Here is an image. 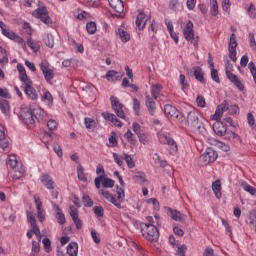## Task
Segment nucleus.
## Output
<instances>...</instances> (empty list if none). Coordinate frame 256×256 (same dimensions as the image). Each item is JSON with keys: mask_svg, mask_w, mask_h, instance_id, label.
Listing matches in <instances>:
<instances>
[{"mask_svg": "<svg viewBox=\"0 0 256 256\" xmlns=\"http://www.w3.org/2000/svg\"><path fill=\"white\" fill-rule=\"evenodd\" d=\"M185 124L189 125L193 129H201V123L199 122V112L195 110L188 112Z\"/></svg>", "mask_w": 256, "mask_h": 256, "instance_id": "7", "label": "nucleus"}, {"mask_svg": "<svg viewBox=\"0 0 256 256\" xmlns=\"http://www.w3.org/2000/svg\"><path fill=\"white\" fill-rule=\"evenodd\" d=\"M229 49L237 50V36L235 34L230 36Z\"/></svg>", "mask_w": 256, "mask_h": 256, "instance_id": "52", "label": "nucleus"}, {"mask_svg": "<svg viewBox=\"0 0 256 256\" xmlns=\"http://www.w3.org/2000/svg\"><path fill=\"white\" fill-rule=\"evenodd\" d=\"M162 89H163V86H161L160 84L152 85V88H151L152 98L157 99V97H159V94L161 93Z\"/></svg>", "mask_w": 256, "mask_h": 256, "instance_id": "36", "label": "nucleus"}, {"mask_svg": "<svg viewBox=\"0 0 256 256\" xmlns=\"http://www.w3.org/2000/svg\"><path fill=\"white\" fill-rule=\"evenodd\" d=\"M98 193L99 195H102L106 201H109V203H112V205H115V207L121 209V203H119L115 196H113V194H111L109 191L100 189Z\"/></svg>", "mask_w": 256, "mask_h": 256, "instance_id": "14", "label": "nucleus"}, {"mask_svg": "<svg viewBox=\"0 0 256 256\" xmlns=\"http://www.w3.org/2000/svg\"><path fill=\"white\" fill-rule=\"evenodd\" d=\"M247 13L251 19H255L256 13H255V5L250 4V6L247 9Z\"/></svg>", "mask_w": 256, "mask_h": 256, "instance_id": "62", "label": "nucleus"}, {"mask_svg": "<svg viewBox=\"0 0 256 256\" xmlns=\"http://www.w3.org/2000/svg\"><path fill=\"white\" fill-rule=\"evenodd\" d=\"M54 209L56 211V219L60 225H65V214H63V211L61 208L57 205L54 204Z\"/></svg>", "mask_w": 256, "mask_h": 256, "instance_id": "27", "label": "nucleus"}, {"mask_svg": "<svg viewBox=\"0 0 256 256\" xmlns=\"http://www.w3.org/2000/svg\"><path fill=\"white\" fill-rule=\"evenodd\" d=\"M41 251V245L37 241H32V250L30 256H38Z\"/></svg>", "mask_w": 256, "mask_h": 256, "instance_id": "41", "label": "nucleus"}, {"mask_svg": "<svg viewBox=\"0 0 256 256\" xmlns=\"http://www.w3.org/2000/svg\"><path fill=\"white\" fill-rule=\"evenodd\" d=\"M36 210H37V217L40 223H43L45 221V210L43 209V202H41V198L35 196L34 197Z\"/></svg>", "mask_w": 256, "mask_h": 256, "instance_id": "15", "label": "nucleus"}, {"mask_svg": "<svg viewBox=\"0 0 256 256\" xmlns=\"http://www.w3.org/2000/svg\"><path fill=\"white\" fill-rule=\"evenodd\" d=\"M41 181H42L44 187L48 188L49 190L55 189V182L53 181V178H51V176H49L47 174L43 175Z\"/></svg>", "mask_w": 256, "mask_h": 256, "instance_id": "24", "label": "nucleus"}, {"mask_svg": "<svg viewBox=\"0 0 256 256\" xmlns=\"http://www.w3.org/2000/svg\"><path fill=\"white\" fill-rule=\"evenodd\" d=\"M211 78L215 83H221V80L219 79V72L215 68L211 69Z\"/></svg>", "mask_w": 256, "mask_h": 256, "instance_id": "58", "label": "nucleus"}, {"mask_svg": "<svg viewBox=\"0 0 256 256\" xmlns=\"http://www.w3.org/2000/svg\"><path fill=\"white\" fill-rule=\"evenodd\" d=\"M71 44L78 53H83L85 51L83 44L76 43L75 40H72Z\"/></svg>", "mask_w": 256, "mask_h": 256, "instance_id": "60", "label": "nucleus"}, {"mask_svg": "<svg viewBox=\"0 0 256 256\" xmlns=\"http://www.w3.org/2000/svg\"><path fill=\"white\" fill-rule=\"evenodd\" d=\"M158 139L162 145H168L170 147V155H173V153H177L178 147L177 142L171 138V134L161 131L157 133Z\"/></svg>", "mask_w": 256, "mask_h": 256, "instance_id": "3", "label": "nucleus"}, {"mask_svg": "<svg viewBox=\"0 0 256 256\" xmlns=\"http://www.w3.org/2000/svg\"><path fill=\"white\" fill-rule=\"evenodd\" d=\"M153 161L156 165H159V167H167V161L161 160V157L157 153L153 155Z\"/></svg>", "mask_w": 256, "mask_h": 256, "instance_id": "46", "label": "nucleus"}, {"mask_svg": "<svg viewBox=\"0 0 256 256\" xmlns=\"http://www.w3.org/2000/svg\"><path fill=\"white\" fill-rule=\"evenodd\" d=\"M110 7L118 13L117 17H123L125 13V4L123 0H108Z\"/></svg>", "mask_w": 256, "mask_h": 256, "instance_id": "11", "label": "nucleus"}, {"mask_svg": "<svg viewBox=\"0 0 256 256\" xmlns=\"http://www.w3.org/2000/svg\"><path fill=\"white\" fill-rule=\"evenodd\" d=\"M93 210L96 217H103L105 215V209L102 206H94Z\"/></svg>", "mask_w": 256, "mask_h": 256, "instance_id": "53", "label": "nucleus"}, {"mask_svg": "<svg viewBox=\"0 0 256 256\" xmlns=\"http://www.w3.org/2000/svg\"><path fill=\"white\" fill-rule=\"evenodd\" d=\"M23 91L28 99H31L32 101H37L39 98V94H37V90L33 87V80H26V82H23Z\"/></svg>", "mask_w": 256, "mask_h": 256, "instance_id": "5", "label": "nucleus"}, {"mask_svg": "<svg viewBox=\"0 0 256 256\" xmlns=\"http://www.w3.org/2000/svg\"><path fill=\"white\" fill-rule=\"evenodd\" d=\"M124 161L129 169L135 168V161H133L131 155L124 153Z\"/></svg>", "mask_w": 256, "mask_h": 256, "instance_id": "48", "label": "nucleus"}, {"mask_svg": "<svg viewBox=\"0 0 256 256\" xmlns=\"http://www.w3.org/2000/svg\"><path fill=\"white\" fill-rule=\"evenodd\" d=\"M196 103L198 107H205L206 105L205 97H203L202 95H198L196 98Z\"/></svg>", "mask_w": 256, "mask_h": 256, "instance_id": "63", "label": "nucleus"}, {"mask_svg": "<svg viewBox=\"0 0 256 256\" xmlns=\"http://www.w3.org/2000/svg\"><path fill=\"white\" fill-rule=\"evenodd\" d=\"M113 159L119 167H123V161H125V154L119 155L117 153H113Z\"/></svg>", "mask_w": 256, "mask_h": 256, "instance_id": "47", "label": "nucleus"}, {"mask_svg": "<svg viewBox=\"0 0 256 256\" xmlns=\"http://www.w3.org/2000/svg\"><path fill=\"white\" fill-rule=\"evenodd\" d=\"M19 119L22 120L28 129H33L37 123L47 121V113L39 106L21 109Z\"/></svg>", "mask_w": 256, "mask_h": 256, "instance_id": "1", "label": "nucleus"}, {"mask_svg": "<svg viewBox=\"0 0 256 256\" xmlns=\"http://www.w3.org/2000/svg\"><path fill=\"white\" fill-rule=\"evenodd\" d=\"M84 124L86 129H95L97 127V122L93 118H85Z\"/></svg>", "mask_w": 256, "mask_h": 256, "instance_id": "44", "label": "nucleus"}, {"mask_svg": "<svg viewBox=\"0 0 256 256\" xmlns=\"http://www.w3.org/2000/svg\"><path fill=\"white\" fill-rule=\"evenodd\" d=\"M216 147H218V149H221V151H224L225 153H227V151H230L231 147H229V145L221 142V141H217L216 142Z\"/></svg>", "mask_w": 256, "mask_h": 256, "instance_id": "54", "label": "nucleus"}, {"mask_svg": "<svg viewBox=\"0 0 256 256\" xmlns=\"http://www.w3.org/2000/svg\"><path fill=\"white\" fill-rule=\"evenodd\" d=\"M228 111L230 115H239V106L237 105L228 106Z\"/></svg>", "mask_w": 256, "mask_h": 256, "instance_id": "61", "label": "nucleus"}, {"mask_svg": "<svg viewBox=\"0 0 256 256\" xmlns=\"http://www.w3.org/2000/svg\"><path fill=\"white\" fill-rule=\"evenodd\" d=\"M77 175L79 181H83V183L87 182V176H85V168L81 164L77 166Z\"/></svg>", "mask_w": 256, "mask_h": 256, "instance_id": "34", "label": "nucleus"}, {"mask_svg": "<svg viewBox=\"0 0 256 256\" xmlns=\"http://www.w3.org/2000/svg\"><path fill=\"white\" fill-rule=\"evenodd\" d=\"M141 232L147 241L153 242L159 240V230L153 224H143L141 226Z\"/></svg>", "mask_w": 256, "mask_h": 256, "instance_id": "2", "label": "nucleus"}, {"mask_svg": "<svg viewBox=\"0 0 256 256\" xmlns=\"http://www.w3.org/2000/svg\"><path fill=\"white\" fill-rule=\"evenodd\" d=\"M241 187L244 191H246L247 193H250V195H255L256 194L255 187L249 185L247 182H242Z\"/></svg>", "mask_w": 256, "mask_h": 256, "instance_id": "43", "label": "nucleus"}, {"mask_svg": "<svg viewBox=\"0 0 256 256\" xmlns=\"http://www.w3.org/2000/svg\"><path fill=\"white\" fill-rule=\"evenodd\" d=\"M124 138L130 143V145H137V139H135V134L131 130H127L124 134Z\"/></svg>", "mask_w": 256, "mask_h": 256, "instance_id": "35", "label": "nucleus"}, {"mask_svg": "<svg viewBox=\"0 0 256 256\" xmlns=\"http://www.w3.org/2000/svg\"><path fill=\"white\" fill-rule=\"evenodd\" d=\"M226 76L229 81H231V83H233L237 87V89H239V91H243L245 89V86H243V83L241 82V80H239V77H237V75L233 74L231 71H228L226 73Z\"/></svg>", "mask_w": 256, "mask_h": 256, "instance_id": "18", "label": "nucleus"}, {"mask_svg": "<svg viewBox=\"0 0 256 256\" xmlns=\"http://www.w3.org/2000/svg\"><path fill=\"white\" fill-rule=\"evenodd\" d=\"M187 251V245H182L178 247L177 255L178 256H185V253Z\"/></svg>", "mask_w": 256, "mask_h": 256, "instance_id": "64", "label": "nucleus"}, {"mask_svg": "<svg viewBox=\"0 0 256 256\" xmlns=\"http://www.w3.org/2000/svg\"><path fill=\"white\" fill-rule=\"evenodd\" d=\"M183 35L186 41H191L194 47H197L199 37L195 38V32L193 31V22L191 20H189L183 28Z\"/></svg>", "mask_w": 256, "mask_h": 256, "instance_id": "4", "label": "nucleus"}, {"mask_svg": "<svg viewBox=\"0 0 256 256\" xmlns=\"http://www.w3.org/2000/svg\"><path fill=\"white\" fill-rule=\"evenodd\" d=\"M167 215H169L173 221H178V223H185L187 216L183 215L180 211L174 210L173 208H166Z\"/></svg>", "mask_w": 256, "mask_h": 256, "instance_id": "12", "label": "nucleus"}, {"mask_svg": "<svg viewBox=\"0 0 256 256\" xmlns=\"http://www.w3.org/2000/svg\"><path fill=\"white\" fill-rule=\"evenodd\" d=\"M216 121L217 122L213 124V131L218 135V137H223V135L227 133V126L219 120Z\"/></svg>", "mask_w": 256, "mask_h": 256, "instance_id": "19", "label": "nucleus"}, {"mask_svg": "<svg viewBox=\"0 0 256 256\" xmlns=\"http://www.w3.org/2000/svg\"><path fill=\"white\" fill-rule=\"evenodd\" d=\"M43 246H44V251H46V253H50L51 251V240L49 238H44L42 240Z\"/></svg>", "mask_w": 256, "mask_h": 256, "instance_id": "55", "label": "nucleus"}, {"mask_svg": "<svg viewBox=\"0 0 256 256\" xmlns=\"http://www.w3.org/2000/svg\"><path fill=\"white\" fill-rule=\"evenodd\" d=\"M86 29L90 35H95L97 32V24L95 22H89L86 25Z\"/></svg>", "mask_w": 256, "mask_h": 256, "instance_id": "49", "label": "nucleus"}, {"mask_svg": "<svg viewBox=\"0 0 256 256\" xmlns=\"http://www.w3.org/2000/svg\"><path fill=\"white\" fill-rule=\"evenodd\" d=\"M25 175V168L23 166H20L16 169H14L13 179H21Z\"/></svg>", "mask_w": 256, "mask_h": 256, "instance_id": "40", "label": "nucleus"}, {"mask_svg": "<svg viewBox=\"0 0 256 256\" xmlns=\"http://www.w3.org/2000/svg\"><path fill=\"white\" fill-rule=\"evenodd\" d=\"M33 17H36V19H40V21H42V23H45V25H51V23H53L51 17H49V12L47 11L46 7H40L36 9L33 12Z\"/></svg>", "mask_w": 256, "mask_h": 256, "instance_id": "8", "label": "nucleus"}, {"mask_svg": "<svg viewBox=\"0 0 256 256\" xmlns=\"http://www.w3.org/2000/svg\"><path fill=\"white\" fill-rule=\"evenodd\" d=\"M43 42L45 43L46 47L53 49L55 47V40L53 39V35L45 34L43 37Z\"/></svg>", "mask_w": 256, "mask_h": 256, "instance_id": "31", "label": "nucleus"}, {"mask_svg": "<svg viewBox=\"0 0 256 256\" xmlns=\"http://www.w3.org/2000/svg\"><path fill=\"white\" fill-rule=\"evenodd\" d=\"M164 113L166 117L173 118L175 113H177V108L171 104H166L164 106Z\"/></svg>", "mask_w": 256, "mask_h": 256, "instance_id": "28", "label": "nucleus"}, {"mask_svg": "<svg viewBox=\"0 0 256 256\" xmlns=\"http://www.w3.org/2000/svg\"><path fill=\"white\" fill-rule=\"evenodd\" d=\"M110 101L112 109L116 113L117 117H119L120 119H125V111L123 110L125 109V105H123V103H120L119 98L115 96H111Z\"/></svg>", "mask_w": 256, "mask_h": 256, "instance_id": "6", "label": "nucleus"}, {"mask_svg": "<svg viewBox=\"0 0 256 256\" xmlns=\"http://www.w3.org/2000/svg\"><path fill=\"white\" fill-rule=\"evenodd\" d=\"M42 101L46 103L47 105H53V95H51V92L46 91L42 95Z\"/></svg>", "mask_w": 256, "mask_h": 256, "instance_id": "45", "label": "nucleus"}, {"mask_svg": "<svg viewBox=\"0 0 256 256\" xmlns=\"http://www.w3.org/2000/svg\"><path fill=\"white\" fill-rule=\"evenodd\" d=\"M122 77L123 75L115 70H110L105 75V79H107V81H121Z\"/></svg>", "mask_w": 256, "mask_h": 256, "instance_id": "21", "label": "nucleus"}, {"mask_svg": "<svg viewBox=\"0 0 256 256\" xmlns=\"http://www.w3.org/2000/svg\"><path fill=\"white\" fill-rule=\"evenodd\" d=\"M8 165L11 167V169H17L22 166L19 164V161H17V156L15 155H11L9 157Z\"/></svg>", "mask_w": 256, "mask_h": 256, "instance_id": "38", "label": "nucleus"}, {"mask_svg": "<svg viewBox=\"0 0 256 256\" xmlns=\"http://www.w3.org/2000/svg\"><path fill=\"white\" fill-rule=\"evenodd\" d=\"M249 45H250V48L253 50V51H256V41H255V34L253 32H250L249 33Z\"/></svg>", "mask_w": 256, "mask_h": 256, "instance_id": "56", "label": "nucleus"}, {"mask_svg": "<svg viewBox=\"0 0 256 256\" xmlns=\"http://www.w3.org/2000/svg\"><path fill=\"white\" fill-rule=\"evenodd\" d=\"M0 109L2 113H7L9 111V101L0 98Z\"/></svg>", "mask_w": 256, "mask_h": 256, "instance_id": "51", "label": "nucleus"}, {"mask_svg": "<svg viewBox=\"0 0 256 256\" xmlns=\"http://www.w3.org/2000/svg\"><path fill=\"white\" fill-rule=\"evenodd\" d=\"M151 17L147 16L145 13L140 12L136 17V27L139 31H143L145 29V25H147V21H149Z\"/></svg>", "mask_w": 256, "mask_h": 256, "instance_id": "16", "label": "nucleus"}, {"mask_svg": "<svg viewBox=\"0 0 256 256\" xmlns=\"http://www.w3.org/2000/svg\"><path fill=\"white\" fill-rule=\"evenodd\" d=\"M132 177L136 181V183H139L140 185H143V183H147V178L145 176V173L143 172H136Z\"/></svg>", "mask_w": 256, "mask_h": 256, "instance_id": "30", "label": "nucleus"}, {"mask_svg": "<svg viewBox=\"0 0 256 256\" xmlns=\"http://www.w3.org/2000/svg\"><path fill=\"white\" fill-rule=\"evenodd\" d=\"M229 111V102L224 100L220 105H218L215 114L212 116L214 121H220L221 117H223V112Z\"/></svg>", "mask_w": 256, "mask_h": 256, "instance_id": "13", "label": "nucleus"}, {"mask_svg": "<svg viewBox=\"0 0 256 256\" xmlns=\"http://www.w3.org/2000/svg\"><path fill=\"white\" fill-rule=\"evenodd\" d=\"M17 70L19 71V79L22 83H25L26 81L31 80V78L27 76V71H25V66L18 64Z\"/></svg>", "mask_w": 256, "mask_h": 256, "instance_id": "26", "label": "nucleus"}, {"mask_svg": "<svg viewBox=\"0 0 256 256\" xmlns=\"http://www.w3.org/2000/svg\"><path fill=\"white\" fill-rule=\"evenodd\" d=\"M7 147H9V141L5 136V128H3V126L0 125V148L7 149Z\"/></svg>", "mask_w": 256, "mask_h": 256, "instance_id": "25", "label": "nucleus"}, {"mask_svg": "<svg viewBox=\"0 0 256 256\" xmlns=\"http://www.w3.org/2000/svg\"><path fill=\"white\" fill-rule=\"evenodd\" d=\"M102 117L107 121H111L112 123H114L116 127H123V124L121 123V121H119V119H117V116H115V114L102 112Z\"/></svg>", "mask_w": 256, "mask_h": 256, "instance_id": "20", "label": "nucleus"}, {"mask_svg": "<svg viewBox=\"0 0 256 256\" xmlns=\"http://www.w3.org/2000/svg\"><path fill=\"white\" fill-rule=\"evenodd\" d=\"M102 187H105L106 189L115 187V180L105 177L102 178Z\"/></svg>", "mask_w": 256, "mask_h": 256, "instance_id": "42", "label": "nucleus"}, {"mask_svg": "<svg viewBox=\"0 0 256 256\" xmlns=\"http://www.w3.org/2000/svg\"><path fill=\"white\" fill-rule=\"evenodd\" d=\"M116 195H117L116 201L121 205V203L125 201V190L117 186Z\"/></svg>", "mask_w": 256, "mask_h": 256, "instance_id": "39", "label": "nucleus"}, {"mask_svg": "<svg viewBox=\"0 0 256 256\" xmlns=\"http://www.w3.org/2000/svg\"><path fill=\"white\" fill-rule=\"evenodd\" d=\"M155 100L154 98H152L151 96L146 94V107L150 113V115H155Z\"/></svg>", "mask_w": 256, "mask_h": 256, "instance_id": "22", "label": "nucleus"}, {"mask_svg": "<svg viewBox=\"0 0 256 256\" xmlns=\"http://www.w3.org/2000/svg\"><path fill=\"white\" fill-rule=\"evenodd\" d=\"M217 152L212 148H207L205 153L200 156V161L204 165H209V163H215L217 161Z\"/></svg>", "mask_w": 256, "mask_h": 256, "instance_id": "9", "label": "nucleus"}, {"mask_svg": "<svg viewBox=\"0 0 256 256\" xmlns=\"http://www.w3.org/2000/svg\"><path fill=\"white\" fill-rule=\"evenodd\" d=\"M2 34L4 37H8V39H15L17 35H15V32H11L9 29H3Z\"/></svg>", "mask_w": 256, "mask_h": 256, "instance_id": "59", "label": "nucleus"}, {"mask_svg": "<svg viewBox=\"0 0 256 256\" xmlns=\"http://www.w3.org/2000/svg\"><path fill=\"white\" fill-rule=\"evenodd\" d=\"M212 190L215 193L217 199H221V181L216 180L212 183Z\"/></svg>", "mask_w": 256, "mask_h": 256, "instance_id": "32", "label": "nucleus"}, {"mask_svg": "<svg viewBox=\"0 0 256 256\" xmlns=\"http://www.w3.org/2000/svg\"><path fill=\"white\" fill-rule=\"evenodd\" d=\"M180 85H181L182 91H187V89H189V84H187V82H185L184 74H180Z\"/></svg>", "mask_w": 256, "mask_h": 256, "instance_id": "57", "label": "nucleus"}, {"mask_svg": "<svg viewBox=\"0 0 256 256\" xmlns=\"http://www.w3.org/2000/svg\"><path fill=\"white\" fill-rule=\"evenodd\" d=\"M77 251H79V246L77 245V242H71L67 246V253L70 256H77Z\"/></svg>", "mask_w": 256, "mask_h": 256, "instance_id": "29", "label": "nucleus"}, {"mask_svg": "<svg viewBox=\"0 0 256 256\" xmlns=\"http://www.w3.org/2000/svg\"><path fill=\"white\" fill-rule=\"evenodd\" d=\"M82 203L84 207H93V200L91 199V197H89V195H86V194L83 195Z\"/></svg>", "mask_w": 256, "mask_h": 256, "instance_id": "50", "label": "nucleus"}, {"mask_svg": "<svg viewBox=\"0 0 256 256\" xmlns=\"http://www.w3.org/2000/svg\"><path fill=\"white\" fill-rule=\"evenodd\" d=\"M119 38L121 39L122 43H127L131 39V35L128 34L127 31L124 29L119 28L118 29Z\"/></svg>", "mask_w": 256, "mask_h": 256, "instance_id": "33", "label": "nucleus"}, {"mask_svg": "<svg viewBox=\"0 0 256 256\" xmlns=\"http://www.w3.org/2000/svg\"><path fill=\"white\" fill-rule=\"evenodd\" d=\"M194 71V77L197 81H199V83H205V77H204V73H203V68L199 67V66H195L193 68Z\"/></svg>", "mask_w": 256, "mask_h": 256, "instance_id": "23", "label": "nucleus"}, {"mask_svg": "<svg viewBox=\"0 0 256 256\" xmlns=\"http://www.w3.org/2000/svg\"><path fill=\"white\" fill-rule=\"evenodd\" d=\"M70 216L72 217V221L74 222V225H76V229H82L83 228V222L81 219H79V210L74 207H70Z\"/></svg>", "mask_w": 256, "mask_h": 256, "instance_id": "17", "label": "nucleus"}, {"mask_svg": "<svg viewBox=\"0 0 256 256\" xmlns=\"http://www.w3.org/2000/svg\"><path fill=\"white\" fill-rule=\"evenodd\" d=\"M27 45H28V47H30V49L32 51H34V53H37V51H39V49H41V46L39 45V42L33 41L32 38H29L27 40Z\"/></svg>", "mask_w": 256, "mask_h": 256, "instance_id": "37", "label": "nucleus"}, {"mask_svg": "<svg viewBox=\"0 0 256 256\" xmlns=\"http://www.w3.org/2000/svg\"><path fill=\"white\" fill-rule=\"evenodd\" d=\"M40 69L47 83H51L53 77H55V73L53 72V69L49 68V63L47 61L41 62Z\"/></svg>", "mask_w": 256, "mask_h": 256, "instance_id": "10", "label": "nucleus"}]
</instances>
